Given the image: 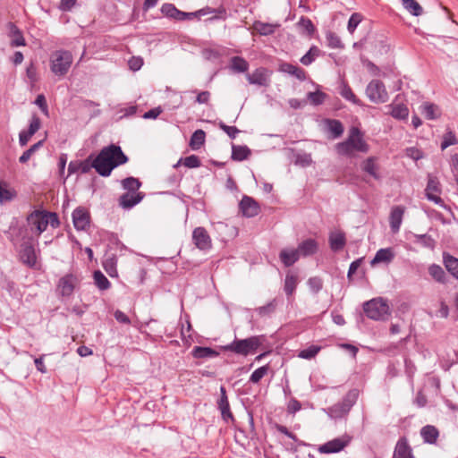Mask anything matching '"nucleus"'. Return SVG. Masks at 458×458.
Returning a JSON list of instances; mask_svg holds the SVG:
<instances>
[{"label":"nucleus","mask_w":458,"mask_h":458,"mask_svg":"<svg viewBox=\"0 0 458 458\" xmlns=\"http://www.w3.org/2000/svg\"><path fill=\"white\" fill-rule=\"evenodd\" d=\"M20 260L30 268L37 267V254L33 243V239L29 237L23 241L19 248Z\"/></svg>","instance_id":"6e6552de"},{"label":"nucleus","mask_w":458,"mask_h":458,"mask_svg":"<svg viewBox=\"0 0 458 458\" xmlns=\"http://www.w3.org/2000/svg\"><path fill=\"white\" fill-rule=\"evenodd\" d=\"M192 241L197 248L207 250L211 248V239L204 227H197L192 233Z\"/></svg>","instance_id":"2eb2a0df"},{"label":"nucleus","mask_w":458,"mask_h":458,"mask_svg":"<svg viewBox=\"0 0 458 458\" xmlns=\"http://www.w3.org/2000/svg\"><path fill=\"white\" fill-rule=\"evenodd\" d=\"M161 13L167 18L176 21H185L196 18V12L186 13L177 9L173 4H164L161 6Z\"/></svg>","instance_id":"f8f14e48"},{"label":"nucleus","mask_w":458,"mask_h":458,"mask_svg":"<svg viewBox=\"0 0 458 458\" xmlns=\"http://www.w3.org/2000/svg\"><path fill=\"white\" fill-rule=\"evenodd\" d=\"M319 55H321V50L317 46H312L300 61L303 65L308 66Z\"/></svg>","instance_id":"49530a36"},{"label":"nucleus","mask_w":458,"mask_h":458,"mask_svg":"<svg viewBox=\"0 0 458 458\" xmlns=\"http://www.w3.org/2000/svg\"><path fill=\"white\" fill-rule=\"evenodd\" d=\"M366 96L376 104L386 103L388 100V93L385 84L379 80H372L366 88Z\"/></svg>","instance_id":"0eeeda50"},{"label":"nucleus","mask_w":458,"mask_h":458,"mask_svg":"<svg viewBox=\"0 0 458 458\" xmlns=\"http://www.w3.org/2000/svg\"><path fill=\"white\" fill-rule=\"evenodd\" d=\"M346 244L345 233L342 231L331 232L329 234L330 249L335 251L342 250Z\"/></svg>","instance_id":"393cba45"},{"label":"nucleus","mask_w":458,"mask_h":458,"mask_svg":"<svg viewBox=\"0 0 458 458\" xmlns=\"http://www.w3.org/2000/svg\"><path fill=\"white\" fill-rule=\"evenodd\" d=\"M298 27L302 32H305L308 36H312L315 31V26L311 20L307 17H301L297 23Z\"/></svg>","instance_id":"603ef678"},{"label":"nucleus","mask_w":458,"mask_h":458,"mask_svg":"<svg viewBox=\"0 0 458 458\" xmlns=\"http://www.w3.org/2000/svg\"><path fill=\"white\" fill-rule=\"evenodd\" d=\"M326 39L327 42V46L330 48H344V44L341 41V38L338 37V35L333 31H328L326 35Z\"/></svg>","instance_id":"6e6d98bb"},{"label":"nucleus","mask_w":458,"mask_h":458,"mask_svg":"<svg viewBox=\"0 0 458 458\" xmlns=\"http://www.w3.org/2000/svg\"><path fill=\"white\" fill-rule=\"evenodd\" d=\"M35 104L40 108L43 114L48 115V106L47 104L46 98L43 94L38 95L35 100Z\"/></svg>","instance_id":"338daca9"},{"label":"nucleus","mask_w":458,"mask_h":458,"mask_svg":"<svg viewBox=\"0 0 458 458\" xmlns=\"http://www.w3.org/2000/svg\"><path fill=\"white\" fill-rule=\"evenodd\" d=\"M28 222L33 225L38 232V234L42 233L46 231L48 225V219L45 213L36 210L28 216Z\"/></svg>","instance_id":"6ab92c4d"},{"label":"nucleus","mask_w":458,"mask_h":458,"mask_svg":"<svg viewBox=\"0 0 458 458\" xmlns=\"http://www.w3.org/2000/svg\"><path fill=\"white\" fill-rule=\"evenodd\" d=\"M41 121L39 117L36 114H33L30 123V126L28 129L29 135H34L40 128Z\"/></svg>","instance_id":"0e129e2a"},{"label":"nucleus","mask_w":458,"mask_h":458,"mask_svg":"<svg viewBox=\"0 0 458 458\" xmlns=\"http://www.w3.org/2000/svg\"><path fill=\"white\" fill-rule=\"evenodd\" d=\"M443 264L445 269L458 280V259L448 252L443 253Z\"/></svg>","instance_id":"7c9ffc66"},{"label":"nucleus","mask_w":458,"mask_h":458,"mask_svg":"<svg viewBox=\"0 0 458 458\" xmlns=\"http://www.w3.org/2000/svg\"><path fill=\"white\" fill-rule=\"evenodd\" d=\"M279 71L293 75L300 81L306 80V72L297 65H293L289 63H283L279 66Z\"/></svg>","instance_id":"c756f323"},{"label":"nucleus","mask_w":458,"mask_h":458,"mask_svg":"<svg viewBox=\"0 0 458 458\" xmlns=\"http://www.w3.org/2000/svg\"><path fill=\"white\" fill-rule=\"evenodd\" d=\"M335 149L341 156L352 157L354 152L368 153L369 146L365 141L362 131L358 127H352L346 140L338 142Z\"/></svg>","instance_id":"f03ea898"},{"label":"nucleus","mask_w":458,"mask_h":458,"mask_svg":"<svg viewBox=\"0 0 458 458\" xmlns=\"http://www.w3.org/2000/svg\"><path fill=\"white\" fill-rule=\"evenodd\" d=\"M72 223L77 231H86L89 228L90 214L84 207L76 208L72 214Z\"/></svg>","instance_id":"9b49d317"},{"label":"nucleus","mask_w":458,"mask_h":458,"mask_svg":"<svg viewBox=\"0 0 458 458\" xmlns=\"http://www.w3.org/2000/svg\"><path fill=\"white\" fill-rule=\"evenodd\" d=\"M206 133L203 130H196L190 140V147L193 150L199 149L205 143Z\"/></svg>","instance_id":"a19ab883"},{"label":"nucleus","mask_w":458,"mask_h":458,"mask_svg":"<svg viewBox=\"0 0 458 458\" xmlns=\"http://www.w3.org/2000/svg\"><path fill=\"white\" fill-rule=\"evenodd\" d=\"M358 398L356 390H350L343 400L328 408V415L333 419H341L347 415Z\"/></svg>","instance_id":"423d86ee"},{"label":"nucleus","mask_w":458,"mask_h":458,"mask_svg":"<svg viewBox=\"0 0 458 458\" xmlns=\"http://www.w3.org/2000/svg\"><path fill=\"white\" fill-rule=\"evenodd\" d=\"M240 210L242 215L246 217H253L259 215L260 212V207L259 203L251 197L243 196L239 203Z\"/></svg>","instance_id":"4468645a"},{"label":"nucleus","mask_w":458,"mask_h":458,"mask_svg":"<svg viewBox=\"0 0 458 458\" xmlns=\"http://www.w3.org/2000/svg\"><path fill=\"white\" fill-rule=\"evenodd\" d=\"M116 265H117V259L114 255H112L111 257H107L103 261V267H104L105 271L111 277H116L118 276Z\"/></svg>","instance_id":"a18cd8bd"},{"label":"nucleus","mask_w":458,"mask_h":458,"mask_svg":"<svg viewBox=\"0 0 458 458\" xmlns=\"http://www.w3.org/2000/svg\"><path fill=\"white\" fill-rule=\"evenodd\" d=\"M16 192L8 187L7 183L0 182V203L9 202L15 197Z\"/></svg>","instance_id":"de8ad7c7"},{"label":"nucleus","mask_w":458,"mask_h":458,"mask_svg":"<svg viewBox=\"0 0 458 458\" xmlns=\"http://www.w3.org/2000/svg\"><path fill=\"white\" fill-rule=\"evenodd\" d=\"M388 107L391 109L390 114L399 120H404L408 117L409 114V109L408 107L403 104H391L388 106Z\"/></svg>","instance_id":"ea45409f"},{"label":"nucleus","mask_w":458,"mask_h":458,"mask_svg":"<svg viewBox=\"0 0 458 458\" xmlns=\"http://www.w3.org/2000/svg\"><path fill=\"white\" fill-rule=\"evenodd\" d=\"M212 14L210 18H208L207 21H215V20H225L226 17V10L225 7L220 6L218 8H212L209 6H206L204 8H201L198 11H196V18L199 19L201 16Z\"/></svg>","instance_id":"4be33fe9"},{"label":"nucleus","mask_w":458,"mask_h":458,"mask_svg":"<svg viewBox=\"0 0 458 458\" xmlns=\"http://www.w3.org/2000/svg\"><path fill=\"white\" fill-rule=\"evenodd\" d=\"M263 341V335H253L245 339L235 338L232 343L222 346V349L225 352H231L246 357L255 353L261 346Z\"/></svg>","instance_id":"7ed1b4c3"},{"label":"nucleus","mask_w":458,"mask_h":458,"mask_svg":"<svg viewBox=\"0 0 458 458\" xmlns=\"http://www.w3.org/2000/svg\"><path fill=\"white\" fill-rule=\"evenodd\" d=\"M415 238V242L420 243L426 248L434 249L436 242L431 236L428 234H416Z\"/></svg>","instance_id":"bf43d9fd"},{"label":"nucleus","mask_w":458,"mask_h":458,"mask_svg":"<svg viewBox=\"0 0 458 458\" xmlns=\"http://www.w3.org/2000/svg\"><path fill=\"white\" fill-rule=\"evenodd\" d=\"M121 184L127 192H140L139 190L141 187V182L132 176L122 180Z\"/></svg>","instance_id":"37998d69"},{"label":"nucleus","mask_w":458,"mask_h":458,"mask_svg":"<svg viewBox=\"0 0 458 458\" xmlns=\"http://www.w3.org/2000/svg\"><path fill=\"white\" fill-rule=\"evenodd\" d=\"M276 25L271 23H265L262 21H256L254 23V29L263 36H268L275 32Z\"/></svg>","instance_id":"3c124183"},{"label":"nucleus","mask_w":458,"mask_h":458,"mask_svg":"<svg viewBox=\"0 0 458 458\" xmlns=\"http://www.w3.org/2000/svg\"><path fill=\"white\" fill-rule=\"evenodd\" d=\"M393 458H415L405 437H400L397 441Z\"/></svg>","instance_id":"412c9836"},{"label":"nucleus","mask_w":458,"mask_h":458,"mask_svg":"<svg viewBox=\"0 0 458 458\" xmlns=\"http://www.w3.org/2000/svg\"><path fill=\"white\" fill-rule=\"evenodd\" d=\"M7 26L9 29V37L11 38V47H17L25 46L26 41L21 30L13 22H9Z\"/></svg>","instance_id":"bb28decb"},{"label":"nucleus","mask_w":458,"mask_h":458,"mask_svg":"<svg viewBox=\"0 0 458 458\" xmlns=\"http://www.w3.org/2000/svg\"><path fill=\"white\" fill-rule=\"evenodd\" d=\"M250 149L247 146H232V159L234 161H243L250 156Z\"/></svg>","instance_id":"58836bf2"},{"label":"nucleus","mask_w":458,"mask_h":458,"mask_svg":"<svg viewBox=\"0 0 458 458\" xmlns=\"http://www.w3.org/2000/svg\"><path fill=\"white\" fill-rule=\"evenodd\" d=\"M441 184L437 176L428 175L427 187L425 189L426 198L440 207H445L444 200L440 198Z\"/></svg>","instance_id":"1a4fd4ad"},{"label":"nucleus","mask_w":458,"mask_h":458,"mask_svg":"<svg viewBox=\"0 0 458 458\" xmlns=\"http://www.w3.org/2000/svg\"><path fill=\"white\" fill-rule=\"evenodd\" d=\"M339 94L347 101L352 102L357 106H363L362 102L356 97L351 87L345 82L342 81L339 86Z\"/></svg>","instance_id":"72a5a7b5"},{"label":"nucleus","mask_w":458,"mask_h":458,"mask_svg":"<svg viewBox=\"0 0 458 458\" xmlns=\"http://www.w3.org/2000/svg\"><path fill=\"white\" fill-rule=\"evenodd\" d=\"M360 169L370 175L375 180H381L382 175L380 174V166L377 163V157H369L360 163Z\"/></svg>","instance_id":"dca6fc26"},{"label":"nucleus","mask_w":458,"mask_h":458,"mask_svg":"<svg viewBox=\"0 0 458 458\" xmlns=\"http://www.w3.org/2000/svg\"><path fill=\"white\" fill-rule=\"evenodd\" d=\"M366 316L373 320H384L390 315V308L382 298L372 299L363 305Z\"/></svg>","instance_id":"39448f33"},{"label":"nucleus","mask_w":458,"mask_h":458,"mask_svg":"<svg viewBox=\"0 0 458 458\" xmlns=\"http://www.w3.org/2000/svg\"><path fill=\"white\" fill-rule=\"evenodd\" d=\"M310 291L317 294L323 288V280L319 276H312L307 282Z\"/></svg>","instance_id":"052dcab7"},{"label":"nucleus","mask_w":458,"mask_h":458,"mask_svg":"<svg viewBox=\"0 0 458 458\" xmlns=\"http://www.w3.org/2000/svg\"><path fill=\"white\" fill-rule=\"evenodd\" d=\"M73 62L72 52L59 49L52 52L49 58L50 71L57 77H64Z\"/></svg>","instance_id":"20e7f679"},{"label":"nucleus","mask_w":458,"mask_h":458,"mask_svg":"<svg viewBox=\"0 0 458 458\" xmlns=\"http://www.w3.org/2000/svg\"><path fill=\"white\" fill-rule=\"evenodd\" d=\"M327 131L331 134L332 139H337L344 133V128L343 123L336 119H325L324 121Z\"/></svg>","instance_id":"c85d7f7f"},{"label":"nucleus","mask_w":458,"mask_h":458,"mask_svg":"<svg viewBox=\"0 0 458 458\" xmlns=\"http://www.w3.org/2000/svg\"><path fill=\"white\" fill-rule=\"evenodd\" d=\"M327 97V94L320 90H317L314 92H309L307 94L308 99L314 106H319V105L323 104L324 101L326 100Z\"/></svg>","instance_id":"4d7b16f0"},{"label":"nucleus","mask_w":458,"mask_h":458,"mask_svg":"<svg viewBox=\"0 0 458 458\" xmlns=\"http://www.w3.org/2000/svg\"><path fill=\"white\" fill-rule=\"evenodd\" d=\"M404 214V208L402 206H395L391 209L390 216H389V223H390V228L391 231L394 233H396L399 232L403 217Z\"/></svg>","instance_id":"5701e85b"},{"label":"nucleus","mask_w":458,"mask_h":458,"mask_svg":"<svg viewBox=\"0 0 458 458\" xmlns=\"http://www.w3.org/2000/svg\"><path fill=\"white\" fill-rule=\"evenodd\" d=\"M246 77L248 81L254 85L266 86L268 81L267 71L263 67H259L253 72L248 73Z\"/></svg>","instance_id":"b1692460"},{"label":"nucleus","mask_w":458,"mask_h":458,"mask_svg":"<svg viewBox=\"0 0 458 458\" xmlns=\"http://www.w3.org/2000/svg\"><path fill=\"white\" fill-rule=\"evenodd\" d=\"M421 114L428 120H434L440 116L439 107L432 103H424L420 106Z\"/></svg>","instance_id":"4c0bfd02"},{"label":"nucleus","mask_w":458,"mask_h":458,"mask_svg":"<svg viewBox=\"0 0 458 458\" xmlns=\"http://www.w3.org/2000/svg\"><path fill=\"white\" fill-rule=\"evenodd\" d=\"M183 163V165L188 168H197L199 167L201 165L200 159L196 155H191L186 157L185 158H181L176 165H174V167H178L181 163Z\"/></svg>","instance_id":"864d4df0"},{"label":"nucleus","mask_w":458,"mask_h":458,"mask_svg":"<svg viewBox=\"0 0 458 458\" xmlns=\"http://www.w3.org/2000/svg\"><path fill=\"white\" fill-rule=\"evenodd\" d=\"M299 283V278L297 275L287 273L284 279V291L287 297H291L293 295L296 287Z\"/></svg>","instance_id":"f704fd0d"},{"label":"nucleus","mask_w":458,"mask_h":458,"mask_svg":"<svg viewBox=\"0 0 458 458\" xmlns=\"http://www.w3.org/2000/svg\"><path fill=\"white\" fill-rule=\"evenodd\" d=\"M191 355L195 359H210L219 356V352L211 347L194 346Z\"/></svg>","instance_id":"2f4dec72"},{"label":"nucleus","mask_w":458,"mask_h":458,"mask_svg":"<svg viewBox=\"0 0 458 458\" xmlns=\"http://www.w3.org/2000/svg\"><path fill=\"white\" fill-rule=\"evenodd\" d=\"M321 347L317 345H310L306 349L301 350L298 356L301 359L310 360L314 358L318 352L320 351Z\"/></svg>","instance_id":"13d9d810"},{"label":"nucleus","mask_w":458,"mask_h":458,"mask_svg":"<svg viewBox=\"0 0 458 458\" xmlns=\"http://www.w3.org/2000/svg\"><path fill=\"white\" fill-rule=\"evenodd\" d=\"M79 280L76 276L67 274L59 279L57 289L64 297H69L72 294L76 284Z\"/></svg>","instance_id":"ddd939ff"},{"label":"nucleus","mask_w":458,"mask_h":458,"mask_svg":"<svg viewBox=\"0 0 458 458\" xmlns=\"http://www.w3.org/2000/svg\"><path fill=\"white\" fill-rule=\"evenodd\" d=\"M269 370V365H264L255 369L250 377L249 381L253 384H258L267 373Z\"/></svg>","instance_id":"5fc2aeb1"},{"label":"nucleus","mask_w":458,"mask_h":458,"mask_svg":"<svg viewBox=\"0 0 458 458\" xmlns=\"http://www.w3.org/2000/svg\"><path fill=\"white\" fill-rule=\"evenodd\" d=\"M217 407L221 411L222 419L225 422H228L229 420H234L233 415L230 410V404L226 394V389L224 386L220 387V398L217 401Z\"/></svg>","instance_id":"f3484780"},{"label":"nucleus","mask_w":458,"mask_h":458,"mask_svg":"<svg viewBox=\"0 0 458 458\" xmlns=\"http://www.w3.org/2000/svg\"><path fill=\"white\" fill-rule=\"evenodd\" d=\"M277 307L276 299H273L268 303L264 306L259 307L255 310L257 314L261 318L271 317V315L276 311Z\"/></svg>","instance_id":"c03bdc74"},{"label":"nucleus","mask_w":458,"mask_h":458,"mask_svg":"<svg viewBox=\"0 0 458 458\" xmlns=\"http://www.w3.org/2000/svg\"><path fill=\"white\" fill-rule=\"evenodd\" d=\"M428 274L430 276L439 284H446L447 276L445 270L437 264H431L428 267Z\"/></svg>","instance_id":"e433bc0d"},{"label":"nucleus","mask_w":458,"mask_h":458,"mask_svg":"<svg viewBox=\"0 0 458 458\" xmlns=\"http://www.w3.org/2000/svg\"><path fill=\"white\" fill-rule=\"evenodd\" d=\"M361 21H362V16L360 13H352L348 21V25H347L348 31L350 33H353Z\"/></svg>","instance_id":"680f3d73"},{"label":"nucleus","mask_w":458,"mask_h":458,"mask_svg":"<svg viewBox=\"0 0 458 458\" xmlns=\"http://www.w3.org/2000/svg\"><path fill=\"white\" fill-rule=\"evenodd\" d=\"M92 156H89L87 159L83 161H72L68 165V174H72L77 172H81V174H88L93 166H90Z\"/></svg>","instance_id":"cd10ccee"},{"label":"nucleus","mask_w":458,"mask_h":458,"mask_svg":"<svg viewBox=\"0 0 458 458\" xmlns=\"http://www.w3.org/2000/svg\"><path fill=\"white\" fill-rule=\"evenodd\" d=\"M144 196L143 192H125L118 199L119 206L124 209H130L139 204Z\"/></svg>","instance_id":"a211bd4d"},{"label":"nucleus","mask_w":458,"mask_h":458,"mask_svg":"<svg viewBox=\"0 0 458 458\" xmlns=\"http://www.w3.org/2000/svg\"><path fill=\"white\" fill-rule=\"evenodd\" d=\"M420 436L425 443L433 445L437 443L439 431L435 426L427 425L420 429Z\"/></svg>","instance_id":"473e14b6"},{"label":"nucleus","mask_w":458,"mask_h":458,"mask_svg":"<svg viewBox=\"0 0 458 458\" xmlns=\"http://www.w3.org/2000/svg\"><path fill=\"white\" fill-rule=\"evenodd\" d=\"M301 409V403L296 398H291L287 404V411L291 414H295Z\"/></svg>","instance_id":"774afa93"},{"label":"nucleus","mask_w":458,"mask_h":458,"mask_svg":"<svg viewBox=\"0 0 458 458\" xmlns=\"http://www.w3.org/2000/svg\"><path fill=\"white\" fill-rule=\"evenodd\" d=\"M455 144H457V139H456L455 134L453 131H448L446 133H445V135L443 137V141L441 143V148L444 150L446 148H448L449 146L455 145Z\"/></svg>","instance_id":"e2e57ef3"},{"label":"nucleus","mask_w":458,"mask_h":458,"mask_svg":"<svg viewBox=\"0 0 458 458\" xmlns=\"http://www.w3.org/2000/svg\"><path fill=\"white\" fill-rule=\"evenodd\" d=\"M403 7L413 16H420L423 13L421 5L416 0H402Z\"/></svg>","instance_id":"09e8293b"},{"label":"nucleus","mask_w":458,"mask_h":458,"mask_svg":"<svg viewBox=\"0 0 458 458\" xmlns=\"http://www.w3.org/2000/svg\"><path fill=\"white\" fill-rule=\"evenodd\" d=\"M394 258V254L390 248L380 249L376 252L374 259L371 261V264L377 263H390Z\"/></svg>","instance_id":"c9c22d12"},{"label":"nucleus","mask_w":458,"mask_h":458,"mask_svg":"<svg viewBox=\"0 0 458 458\" xmlns=\"http://www.w3.org/2000/svg\"><path fill=\"white\" fill-rule=\"evenodd\" d=\"M95 284L101 291L107 290L110 288L111 284L106 276L99 270H97L93 274Z\"/></svg>","instance_id":"8fccbe9b"},{"label":"nucleus","mask_w":458,"mask_h":458,"mask_svg":"<svg viewBox=\"0 0 458 458\" xmlns=\"http://www.w3.org/2000/svg\"><path fill=\"white\" fill-rule=\"evenodd\" d=\"M300 259L297 250L293 248L283 249L279 253V259L286 267H292Z\"/></svg>","instance_id":"a878e982"},{"label":"nucleus","mask_w":458,"mask_h":458,"mask_svg":"<svg viewBox=\"0 0 458 458\" xmlns=\"http://www.w3.org/2000/svg\"><path fill=\"white\" fill-rule=\"evenodd\" d=\"M219 128L223 130L231 139H235L240 130L235 126H229L224 123H219Z\"/></svg>","instance_id":"69168bd1"},{"label":"nucleus","mask_w":458,"mask_h":458,"mask_svg":"<svg viewBox=\"0 0 458 458\" xmlns=\"http://www.w3.org/2000/svg\"><path fill=\"white\" fill-rule=\"evenodd\" d=\"M352 441V437L344 434L339 437L334 438L318 447L320 454H335L344 450Z\"/></svg>","instance_id":"9d476101"},{"label":"nucleus","mask_w":458,"mask_h":458,"mask_svg":"<svg viewBox=\"0 0 458 458\" xmlns=\"http://www.w3.org/2000/svg\"><path fill=\"white\" fill-rule=\"evenodd\" d=\"M230 68L235 72H245L249 69V63L242 56H233L230 60Z\"/></svg>","instance_id":"79ce46f5"},{"label":"nucleus","mask_w":458,"mask_h":458,"mask_svg":"<svg viewBox=\"0 0 458 458\" xmlns=\"http://www.w3.org/2000/svg\"><path fill=\"white\" fill-rule=\"evenodd\" d=\"M128 160L120 146L111 144L100 150L91 161L90 166H93L99 175L107 177L115 167L126 164Z\"/></svg>","instance_id":"f257e3e1"},{"label":"nucleus","mask_w":458,"mask_h":458,"mask_svg":"<svg viewBox=\"0 0 458 458\" xmlns=\"http://www.w3.org/2000/svg\"><path fill=\"white\" fill-rule=\"evenodd\" d=\"M296 250L300 258L310 257L318 250V243L315 239L309 238L300 242Z\"/></svg>","instance_id":"aec40b11"}]
</instances>
